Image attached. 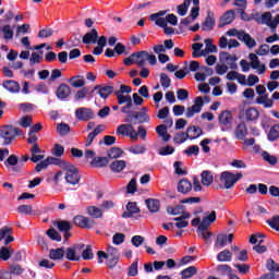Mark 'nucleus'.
<instances>
[{
	"mask_svg": "<svg viewBox=\"0 0 279 279\" xmlns=\"http://www.w3.org/2000/svg\"><path fill=\"white\" fill-rule=\"evenodd\" d=\"M146 206L150 213H158L160 210V201L148 198L146 199Z\"/></svg>",
	"mask_w": 279,
	"mask_h": 279,
	"instance_id": "obj_31",
	"label": "nucleus"
},
{
	"mask_svg": "<svg viewBox=\"0 0 279 279\" xmlns=\"http://www.w3.org/2000/svg\"><path fill=\"white\" fill-rule=\"evenodd\" d=\"M186 219H191V214L184 213L182 216L173 218V221H177L175 228L182 229L189 227V221Z\"/></svg>",
	"mask_w": 279,
	"mask_h": 279,
	"instance_id": "obj_22",
	"label": "nucleus"
},
{
	"mask_svg": "<svg viewBox=\"0 0 279 279\" xmlns=\"http://www.w3.org/2000/svg\"><path fill=\"white\" fill-rule=\"evenodd\" d=\"M17 136H23V130L12 124H4L0 126V138L2 145H12Z\"/></svg>",
	"mask_w": 279,
	"mask_h": 279,
	"instance_id": "obj_2",
	"label": "nucleus"
},
{
	"mask_svg": "<svg viewBox=\"0 0 279 279\" xmlns=\"http://www.w3.org/2000/svg\"><path fill=\"white\" fill-rule=\"evenodd\" d=\"M247 136V125H245V122H241L238 124L235 129V137L239 138V141H243Z\"/></svg>",
	"mask_w": 279,
	"mask_h": 279,
	"instance_id": "obj_30",
	"label": "nucleus"
},
{
	"mask_svg": "<svg viewBox=\"0 0 279 279\" xmlns=\"http://www.w3.org/2000/svg\"><path fill=\"white\" fill-rule=\"evenodd\" d=\"M215 221H217V211H211L208 216H205L203 218L197 230H208V228H210V225L215 223Z\"/></svg>",
	"mask_w": 279,
	"mask_h": 279,
	"instance_id": "obj_13",
	"label": "nucleus"
},
{
	"mask_svg": "<svg viewBox=\"0 0 279 279\" xmlns=\"http://www.w3.org/2000/svg\"><path fill=\"white\" fill-rule=\"evenodd\" d=\"M214 27H215V19H213V17H210V15H208L202 25V29H203V32H210L214 29Z\"/></svg>",
	"mask_w": 279,
	"mask_h": 279,
	"instance_id": "obj_41",
	"label": "nucleus"
},
{
	"mask_svg": "<svg viewBox=\"0 0 279 279\" xmlns=\"http://www.w3.org/2000/svg\"><path fill=\"white\" fill-rule=\"evenodd\" d=\"M112 243H113V245H122V243H125V234H123V233L113 234Z\"/></svg>",
	"mask_w": 279,
	"mask_h": 279,
	"instance_id": "obj_56",
	"label": "nucleus"
},
{
	"mask_svg": "<svg viewBox=\"0 0 279 279\" xmlns=\"http://www.w3.org/2000/svg\"><path fill=\"white\" fill-rule=\"evenodd\" d=\"M97 38H99V33L97 29L93 28L89 33H86L83 36L84 45H95L97 43Z\"/></svg>",
	"mask_w": 279,
	"mask_h": 279,
	"instance_id": "obj_16",
	"label": "nucleus"
},
{
	"mask_svg": "<svg viewBox=\"0 0 279 279\" xmlns=\"http://www.w3.org/2000/svg\"><path fill=\"white\" fill-rule=\"evenodd\" d=\"M169 215H184V206L178 205L175 207H168Z\"/></svg>",
	"mask_w": 279,
	"mask_h": 279,
	"instance_id": "obj_57",
	"label": "nucleus"
},
{
	"mask_svg": "<svg viewBox=\"0 0 279 279\" xmlns=\"http://www.w3.org/2000/svg\"><path fill=\"white\" fill-rule=\"evenodd\" d=\"M125 167H126L125 160H116L110 165V169L111 171H113V173H121V171H123Z\"/></svg>",
	"mask_w": 279,
	"mask_h": 279,
	"instance_id": "obj_33",
	"label": "nucleus"
},
{
	"mask_svg": "<svg viewBox=\"0 0 279 279\" xmlns=\"http://www.w3.org/2000/svg\"><path fill=\"white\" fill-rule=\"evenodd\" d=\"M134 119H138V123H149V114L145 112H135Z\"/></svg>",
	"mask_w": 279,
	"mask_h": 279,
	"instance_id": "obj_53",
	"label": "nucleus"
},
{
	"mask_svg": "<svg viewBox=\"0 0 279 279\" xmlns=\"http://www.w3.org/2000/svg\"><path fill=\"white\" fill-rule=\"evenodd\" d=\"M129 151H130L131 154H135V155L145 154L146 148H145V146H143V145H134V146H131V147L129 148Z\"/></svg>",
	"mask_w": 279,
	"mask_h": 279,
	"instance_id": "obj_64",
	"label": "nucleus"
},
{
	"mask_svg": "<svg viewBox=\"0 0 279 279\" xmlns=\"http://www.w3.org/2000/svg\"><path fill=\"white\" fill-rule=\"evenodd\" d=\"M108 156L111 159H117V158H121V156H123V149L119 148V147H111L108 150Z\"/></svg>",
	"mask_w": 279,
	"mask_h": 279,
	"instance_id": "obj_44",
	"label": "nucleus"
},
{
	"mask_svg": "<svg viewBox=\"0 0 279 279\" xmlns=\"http://www.w3.org/2000/svg\"><path fill=\"white\" fill-rule=\"evenodd\" d=\"M57 97L58 99H68V97H71V87L64 83L60 84L57 88Z\"/></svg>",
	"mask_w": 279,
	"mask_h": 279,
	"instance_id": "obj_18",
	"label": "nucleus"
},
{
	"mask_svg": "<svg viewBox=\"0 0 279 279\" xmlns=\"http://www.w3.org/2000/svg\"><path fill=\"white\" fill-rule=\"evenodd\" d=\"M201 179H202V184L204 186H210V184H213L214 182L213 172L208 170L203 171L201 174Z\"/></svg>",
	"mask_w": 279,
	"mask_h": 279,
	"instance_id": "obj_32",
	"label": "nucleus"
},
{
	"mask_svg": "<svg viewBox=\"0 0 279 279\" xmlns=\"http://www.w3.org/2000/svg\"><path fill=\"white\" fill-rule=\"evenodd\" d=\"M165 14H167V11H159L157 13H154L149 16L150 21H154L155 24H157L159 27L163 28V32L167 36L174 34L175 29L173 27L167 26V20H165Z\"/></svg>",
	"mask_w": 279,
	"mask_h": 279,
	"instance_id": "obj_6",
	"label": "nucleus"
},
{
	"mask_svg": "<svg viewBox=\"0 0 279 279\" xmlns=\"http://www.w3.org/2000/svg\"><path fill=\"white\" fill-rule=\"evenodd\" d=\"M202 108H204V98L198 96L195 98L194 105L186 109L185 117L187 119H192V117H195V114H199V112H202Z\"/></svg>",
	"mask_w": 279,
	"mask_h": 279,
	"instance_id": "obj_8",
	"label": "nucleus"
},
{
	"mask_svg": "<svg viewBox=\"0 0 279 279\" xmlns=\"http://www.w3.org/2000/svg\"><path fill=\"white\" fill-rule=\"evenodd\" d=\"M13 253H14L13 250L9 251L8 247H2L0 250V258H1V260H10V257L12 256Z\"/></svg>",
	"mask_w": 279,
	"mask_h": 279,
	"instance_id": "obj_58",
	"label": "nucleus"
},
{
	"mask_svg": "<svg viewBox=\"0 0 279 279\" xmlns=\"http://www.w3.org/2000/svg\"><path fill=\"white\" fill-rule=\"evenodd\" d=\"M62 171L64 173V180L68 184H72L75 186V184H80V170L77 167L73 166V163H62Z\"/></svg>",
	"mask_w": 279,
	"mask_h": 279,
	"instance_id": "obj_4",
	"label": "nucleus"
},
{
	"mask_svg": "<svg viewBox=\"0 0 279 279\" xmlns=\"http://www.w3.org/2000/svg\"><path fill=\"white\" fill-rule=\"evenodd\" d=\"M197 274L195 266H190L181 271L182 279L193 278Z\"/></svg>",
	"mask_w": 279,
	"mask_h": 279,
	"instance_id": "obj_39",
	"label": "nucleus"
},
{
	"mask_svg": "<svg viewBox=\"0 0 279 279\" xmlns=\"http://www.w3.org/2000/svg\"><path fill=\"white\" fill-rule=\"evenodd\" d=\"M0 32H2L4 40H12V38H14V31L10 24H7L0 28Z\"/></svg>",
	"mask_w": 279,
	"mask_h": 279,
	"instance_id": "obj_36",
	"label": "nucleus"
},
{
	"mask_svg": "<svg viewBox=\"0 0 279 279\" xmlns=\"http://www.w3.org/2000/svg\"><path fill=\"white\" fill-rule=\"evenodd\" d=\"M87 214L94 219H101L104 217V211H101L97 206H89L87 208Z\"/></svg>",
	"mask_w": 279,
	"mask_h": 279,
	"instance_id": "obj_34",
	"label": "nucleus"
},
{
	"mask_svg": "<svg viewBox=\"0 0 279 279\" xmlns=\"http://www.w3.org/2000/svg\"><path fill=\"white\" fill-rule=\"evenodd\" d=\"M192 3L194 7L191 10L190 17L195 21L199 16V0H192Z\"/></svg>",
	"mask_w": 279,
	"mask_h": 279,
	"instance_id": "obj_42",
	"label": "nucleus"
},
{
	"mask_svg": "<svg viewBox=\"0 0 279 279\" xmlns=\"http://www.w3.org/2000/svg\"><path fill=\"white\" fill-rule=\"evenodd\" d=\"M84 243L74 244L65 248V258L71 263H80L82 260V250Z\"/></svg>",
	"mask_w": 279,
	"mask_h": 279,
	"instance_id": "obj_5",
	"label": "nucleus"
},
{
	"mask_svg": "<svg viewBox=\"0 0 279 279\" xmlns=\"http://www.w3.org/2000/svg\"><path fill=\"white\" fill-rule=\"evenodd\" d=\"M217 271L219 274H221V276H226V274L228 276H232V267H230V265L228 264H221L217 266Z\"/></svg>",
	"mask_w": 279,
	"mask_h": 279,
	"instance_id": "obj_46",
	"label": "nucleus"
},
{
	"mask_svg": "<svg viewBox=\"0 0 279 279\" xmlns=\"http://www.w3.org/2000/svg\"><path fill=\"white\" fill-rule=\"evenodd\" d=\"M17 213L20 215H32V213H34V209L32 205H20L17 207Z\"/></svg>",
	"mask_w": 279,
	"mask_h": 279,
	"instance_id": "obj_50",
	"label": "nucleus"
},
{
	"mask_svg": "<svg viewBox=\"0 0 279 279\" xmlns=\"http://www.w3.org/2000/svg\"><path fill=\"white\" fill-rule=\"evenodd\" d=\"M81 258H83V260H93L95 258V254L93 253V246L92 245H85L82 248L81 252Z\"/></svg>",
	"mask_w": 279,
	"mask_h": 279,
	"instance_id": "obj_27",
	"label": "nucleus"
},
{
	"mask_svg": "<svg viewBox=\"0 0 279 279\" xmlns=\"http://www.w3.org/2000/svg\"><path fill=\"white\" fill-rule=\"evenodd\" d=\"M75 117L78 121H90V119H95V112L93 109L81 107L75 110Z\"/></svg>",
	"mask_w": 279,
	"mask_h": 279,
	"instance_id": "obj_10",
	"label": "nucleus"
},
{
	"mask_svg": "<svg viewBox=\"0 0 279 279\" xmlns=\"http://www.w3.org/2000/svg\"><path fill=\"white\" fill-rule=\"evenodd\" d=\"M232 21H234V10H229L220 17L218 27H226V25H230Z\"/></svg>",
	"mask_w": 279,
	"mask_h": 279,
	"instance_id": "obj_19",
	"label": "nucleus"
},
{
	"mask_svg": "<svg viewBox=\"0 0 279 279\" xmlns=\"http://www.w3.org/2000/svg\"><path fill=\"white\" fill-rule=\"evenodd\" d=\"M74 226H77L78 228H95V220L87 218L85 216H76L73 219Z\"/></svg>",
	"mask_w": 279,
	"mask_h": 279,
	"instance_id": "obj_12",
	"label": "nucleus"
},
{
	"mask_svg": "<svg viewBox=\"0 0 279 279\" xmlns=\"http://www.w3.org/2000/svg\"><path fill=\"white\" fill-rule=\"evenodd\" d=\"M259 117H260V113L254 107H250L248 109L244 110L241 113V119H243L247 123H250L252 121H258Z\"/></svg>",
	"mask_w": 279,
	"mask_h": 279,
	"instance_id": "obj_11",
	"label": "nucleus"
},
{
	"mask_svg": "<svg viewBox=\"0 0 279 279\" xmlns=\"http://www.w3.org/2000/svg\"><path fill=\"white\" fill-rule=\"evenodd\" d=\"M204 47V44H199V43H195L192 45V49H193V52H192V56L194 58H201V56H204L202 54V48Z\"/></svg>",
	"mask_w": 279,
	"mask_h": 279,
	"instance_id": "obj_51",
	"label": "nucleus"
},
{
	"mask_svg": "<svg viewBox=\"0 0 279 279\" xmlns=\"http://www.w3.org/2000/svg\"><path fill=\"white\" fill-rule=\"evenodd\" d=\"M242 178L243 173L241 172L234 174L230 171H225L220 174V182L223 184L225 189H232Z\"/></svg>",
	"mask_w": 279,
	"mask_h": 279,
	"instance_id": "obj_7",
	"label": "nucleus"
},
{
	"mask_svg": "<svg viewBox=\"0 0 279 279\" xmlns=\"http://www.w3.org/2000/svg\"><path fill=\"white\" fill-rule=\"evenodd\" d=\"M236 60L239 58L235 54H230L229 52H220V62H223L231 69L232 71H236L239 65L236 64Z\"/></svg>",
	"mask_w": 279,
	"mask_h": 279,
	"instance_id": "obj_9",
	"label": "nucleus"
},
{
	"mask_svg": "<svg viewBox=\"0 0 279 279\" xmlns=\"http://www.w3.org/2000/svg\"><path fill=\"white\" fill-rule=\"evenodd\" d=\"M69 84H71L73 88H83V86H86V80L84 76L76 75L69 80Z\"/></svg>",
	"mask_w": 279,
	"mask_h": 279,
	"instance_id": "obj_26",
	"label": "nucleus"
},
{
	"mask_svg": "<svg viewBox=\"0 0 279 279\" xmlns=\"http://www.w3.org/2000/svg\"><path fill=\"white\" fill-rule=\"evenodd\" d=\"M46 161L48 162V166L49 165H57V167H60V169H62V165H68L69 163L68 161L58 159L56 157H48L46 159Z\"/></svg>",
	"mask_w": 279,
	"mask_h": 279,
	"instance_id": "obj_52",
	"label": "nucleus"
},
{
	"mask_svg": "<svg viewBox=\"0 0 279 279\" xmlns=\"http://www.w3.org/2000/svg\"><path fill=\"white\" fill-rule=\"evenodd\" d=\"M228 245V235L218 234L216 238L215 247H226Z\"/></svg>",
	"mask_w": 279,
	"mask_h": 279,
	"instance_id": "obj_47",
	"label": "nucleus"
},
{
	"mask_svg": "<svg viewBox=\"0 0 279 279\" xmlns=\"http://www.w3.org/2000/svg\"><path fill=\"white\" fill-rule=\"evenodd\" d=\"M147 61L153 66L158 62V59L154 54H149L148 51H138L132 53L129 58L124 59L125 66H130L132 64H137L140 69H143L145 64H147Z\"/></svg>",
	"mask_w": 279,
	"mask_h": 279,
	"instance_id": "obj_1",
	"label": "nucleus"
},
{
	"mask_svg": "<svg viewBox=\"0 0 279 279\" xmlns=\"http://www.w3.org/2000/svg\"><path fill=\"white\" fill-rule=\"evenodd\" d=\"M88 90H89L88 87H83L81 90H78L74 96L75 101L86 99V96L88 95Z\"/></svg>",
	"mask_w": 279,
	"mask_h": 279,
	"instance_id": "obj_63",
	"label": "nucleus"
},
{
	"mask_svg": "<svg viewBox=\"0 0 279 279\" xmlns=\"http://www.w3.org/2000/svg\"><path fill=\"white\" fill-rule=\"evenodd\" d=\"M268 138H269L270 141H278V138H279V124L274 125V126L270 129V131H269V133H268Z\"/></svg>",
	"mask_w": 279,
	"mask_h": 279,
	"instance_id": "obj_49",
	"label": "nucleus"
},
{
	"mask_svg": "<svg viewBox=\"0 0 279 279\" xmlns=\"http://www.w3.org/2000/svg\"><path fill=\"white\" fill-rule=\"evenodd\" d=\"M128 276H138V260H135L131 264V266L128 269Z\"/></svg>",
	"mask_w": 279,
	"mask_h": 279,
	"instance_id": "obj_54",
	"label": "nucleus"
},
{
	"mask_svg": "<svg viewBox=\"0 0 279 279\" xmlns=\"http://www.w3.org/2000/svg\"><path fill=\"white\" fill-rule=\"evenodd\" d=\"M239 40L244 43L248 49H254V47H256V40L252 38L251 34L245 33V31H240Z\"/></svg>",
	"mask_w": 279,
	"mask_h": 279,
	"instance_id": "obj_15",
	"label": "nucleus"
},
{
	"mask_svg": "<svg viewBox=\"0 0 279 279\" xmlns=\"http://www.w3.org/2000/svg\"><path fill=\"white\" fill-rule=\"evenodd\" d=\"M178 191L183 194L190 193V191H193V184L187 179H182L179 181Z\"/></svg>",
	"mask_w": 279,
	"mask_h": 279,
	"instance_id": "obj_24",
	"label": "nucleus"
},
{
	"mask_svg": "<svg viewBox=\"0 0 279 279\" xmlns=\"http://www.w3.org/2000/svg\"><path fill=\"white\" fill-rule=\"evenodd\" d=\"M217 260L219 263H230L232 260V252L229 250H223L217 255Z\"/></svg>",
	"mask_w": 279,
	"mask_h": 279,
	"instance_id": "obj_35",
	"label": "nucleus"
},
{
	"mask_svg": "<svg viewBox=\"0 0 279 279\" xmlns=\"http://www.w3.org/2000/svg\"><path fill=\"white\" fill-rule=\"evenodd\" d=\"M108 162H110L108 157H95L92 161V165H94V167H107Z\"/></svg>",
	"mask_w": 279,
	"mask_h": 279,
	"instance_id": "obj_45",
	"label": "nucleus"
},
{
	"mask_svg": "<svg viewBox=\"0 0 279 279\" xmlns=\"http://www.w3.org/2000/svg\"><path fill=\"white\" fill-rule=\"evenodd\" d=\"M65 256V248L59 247V248H51L49 251V258L51 260H62Z\"/></svg>",
	"mask_w": 279,
	"mask_h": 279,
	"instance_id": "obj_21",
	"label": "nucleus"
},
{
	"mask_svg": "<svg viewBox=\"0 0 279 279\" xmlns=\"http://www.w3.org/2000/svg\"><path fill=\"white\" fill-rule=\"evenodd\" d=\"M141 213V208L134 202H129L126 205V210L122 214L123 219H130L134 217V215H138Z\"/></svg>",
	"mask_w": 279,
	"mask_h": 279,
	"instance_id": "obj_14",
	"label": "nucleus"
},
{
	"mask_svg": "<svg viewBox=\"0 0 279 279\" xmlns=\"http://www.w3.org/2000/svg\"><path fill=\"white\" fill-rule=\"evenodd\" d=\"M268 226L279 232V215L274 216L271 219L267 220Z\"/></svg>",
	"mask_w": 279,
	"mask_h": 279,
	"instance_id": "obj_60",
	"label": "nucleus"
},
{
	"mask_svg": "<svg viewBox=\"0 0 279 279\" xmlns=\"http://www.w3.org/2000/svg\"><path fill=\"white\" fill-rule=\"evenodd\" d=\"M192 0H184L182 4L177 7V12L179 16H186L189 12V7L191 5Z\"/></svg>",
	"mask_w": 279,
	"mask_h": 279,
	"instance_id": "obj_37",
	"label": "nucleus"
},
{
	"mask_svg": "<svg viewBox=\"0 0 279 279\" xmlns=\"http://www.w3.org/2000/svg\"><path fill=\"white\" fill-rule=\"evenodd\" d=\"M218 121L221 125H230L232 123V112L228 110L222 111L218 117Z\"/></svg>",
	"mask_w": 279,
	"mask_h": 279,
	"instance_id": "obj_28",
	"label": "nucleus"
},
{
	"mask_svg": "<svg viewBox=\"0 0 279 279\" xmlns=\"http://www.w3.org/2000/svg\"><path fill=\"white\" fill-rule=\"evenodd\" d=\"M253 19L258 23V25H267V27L271 29L272 34H276V29H278L279 25V14L274 17L271 12H265L263 14L255 13Z\"/></svg>",
	"mask_w": 279,
	"mask_h": 279,
	"instance_id": "obj_3",
	"label": "nucleus"
},
{
	"mask_svg": "<svg viewBox=\"0 0 279 279\" xmlns=\"http://www.w3.org/2000/svg\"><path fill=\"white\" fill-rule=\"evenodd\" d=\"M184 154H186V156H198L199 155V146H197V145L189 146L184 150Z\"/></svg>",
	"mask_w": 279,
	"mask_h": 279,
	"instance_id": "obj_62",
	"label": "nucleus"
},
{
	"mask_svg": "<svg viewBox=\"0 0 279 279\" xmlns=\"http://www.w3.org/2000/svg\"><path fill=\"white\" fill-rule=\"evenodd\" d=\"M160 84L162 88H169L171 86V78L166 73L160 74Z\"/></svg>",
	"mask_w": 279,
	"mask_h": 279,
	"instance_id": "obj_61",
	"label": "nucleus"
},
{
	"mask_svg": "<svg viewBox=\"0 0 279 279\" xmlns=\"http://www.w3.org/2000/svg\"><path fill=\"white\" fill-rule=\"evenodd\" d=\"M43 62V56L38 54V52H33L29 58V64L31 66H34V64H40Z\"/></svg>",
	"mask_w": 279,
	"mask_h": 279,
	"instance_id": "obj_59",
	"label": "nucleus"
},
{
	"mask_svg": "<svg viewBox=\"0 0 279 279\" xmlns=\"http://www.w3.org/2000/svg\"><path fill=\"white\" fill-rule=\"evenodd\" d=\"M132 128H134L132 124H121L117 129V134L119 136H128L130 134Z\"/></svg>",
	"mask_w": 279,
	"mask_h": 279,
	"instance_id": "obj_40",
	"label": "nucleus"
},
{
	"mask_svg": "<svg viewBox=\"0 0 279 279\" xmlns=\"http://www.w3.org/2000/svg\"><path fill=\"white\" fill-rule=\"evenodd\" d=\"M156 132L163 143H169L171 141V134L167 133V125L160 124L156 128Z\"/></svg>",
	"mask_w": 279,
	"mask_h": 279,
	"instance_id": "obj_25",
	"label": "nucleus"
},
{
	"mask_svg": "<svg viewBox=\"0 0 279 279\" xmlns=\"http://www.w3.org/2000/svg\"><path fill=\"white\" fill-rule=\"evenodd\" d=\"M31 160L32 162H40L45 158V155H43V150L40 149V146L38 144H34L31 148Z\"/></svg>",
	"mask_w": 279,
	"mask_h": 279,
	"instance_id": "obj_17",
	"label": "nucleus"
},
{
	"mask_svg": "<svg viewBox=\"0 0 279 279\" xmlns=\"http://www.w3.org/2000/svg\"><path fill=\"white\" fill-rule=\"evenodd\" d=\"M251 66L257 71L258 75H263L267 72V66L265 64H260L259 59L252 61Z\"/></svg>",
	"mask_w": 279,
	"mask_h": 279,
	"instance_id": "obj_38",
	"label": "nucleus"
},
{
	"mask_svg": "<svg viewBox=\"0 0 279 279\" xmlns=\"http://www.w3.org/2000/svg\"><path fill=\"white\" fill-rule=\"evenodd\" d=\"M189 138V134L181 132V133H177L173 137V143H175L177 145H182V143H186V140Z\"/></svg>",
	"mask_w": 279,
	"mask_h": 279,
	"instance_id": "obj_48",
	"label": "nucleus"
},
{
	"mask_svg": "<svg viewBox=\"0 0 279 279\" xmlns=\"http://www.w3.org/2000/svg\"><path fill=\"white\" fill-rule=\"evenodd\" d=\"M94 90H98V95H100L102 99H108V97H110V95H112V93L114 92V87L112 86L101 87V85H98L94 87Z\"/></svg>",
	"mask_w": 279,
	"mask_h": 279,
	"instance_id": "obj_20",
	"label": "nucleus"
},
{
	"mask_svg": "<svg viewBox=\"0 0 279 279\" xmlns=\"http://www.w3.org/2000/svg\"><path fill=\"white\" fill-rule=\"evenodd\" d=\"M2 86L7 90H9V93H20L21 90V85L19 84V82H15V81H5L2 84Z\"/></svg>",
	"mask_w": 279,
	"mask_h": 279,
	"instance_id": "obj_29",
	"label": "nucleus"
},
{
	"mask_svg": "<svg viewBox=\"0 0 279 279\" xmlns=\"http://www.w3.org/2000/svg\"><path fill=\"white\" fill-rule=\"evenodd\" d=\"M32 123H34V118L32 116H24L19 121L20 128H32Z\"/></svg>",
	"mask_w": 279,
	"mask_h": 279,
	"instance_id": "obj_43",
	"label": "nucleus"
},
{
	"mask_svg": "<svg viewBox=\"0 0 279 279\" xmlns=\"http://www.w3.org/2000/svg\"><path fill=\"white\" fill-rule=\"evenodd\" d=\"M57 227L60 232H69V230H71V222L66 220H61L57 222Z\"/></svg>",
	"mask_w": 279,
	"mask_h": 279,
	"instance_id": "obj_55",
	"label": "nucleus"
},
{
	"mask_svg": "<svg viewBox=\"0 0 279 279\" xmlns=\"http://www.w3.org/2000/svg\"><path fill=\"white\" fill-rule=\"evenodd\" d=\"M186 133H187V138H190V141H193L195 138H199V136L204 134V131L199 126H189L186 130Z\"/></svg>",
	"mask_w": 279,
	"mask_h": 279,
	"instance_id": "obj_23",
	"label": "nucleus"
}]
</instances>
